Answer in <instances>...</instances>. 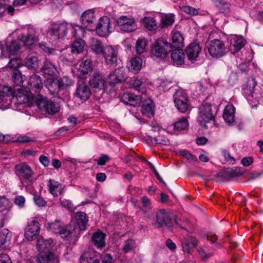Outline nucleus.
Segmentation results:
<instances>
[{
    "mask_svg": "<svg viewBox=\"0 0 263 263\" xmlns=\"http://www.w3.org/2000/svg\"><path fill=\"white\" fill-rule=\"evenodd\" d=\"M172 34V47L180 48L183 46L184 38L180 32L173 30Z\"/></svg>",
    "mask_w": 263,
    "mask_h": 263,
    "instance_id": "nucleus-37",
    "label": "nucleus"
},
{
    "mask_svg": "<svg viewBox=\"0 0 263 263\" xmlns=\"http://www.w3.org/2000/svg\"><path fill=\"white\" fill-rule=\"evenodd\" d=\"M70 24L65 22L50 23V26L47 31V35L53 40H58L64 37L68 30Z\"/></svg>",
    "mask_w": 263,
    "mask_h": 263,
    "instance_id": "nucleus-8",
    "label": "nucleus"
},
{
    "mask_svg": "<svg viewBox=\"0 0 263 263\" xmlns=\"http://www.w3.org/2000/svg\"><path fill=\"white\" fill-rule=\"evenodd\" d=\"M143 96L145 97V99H144V101L142 106V113L148 117H151L153 116L155 112L154 104L151 99H146L145 95Z\"/></svg>",
    "mask_w": 263,
    "mask_h": 263,
    "instance_id": "nucleus-31",
    "label": "nucleus"
},
{
    "mask_svg": "<svg viewBox=\"0 0 263 263\" xmlns=\"http://www.w3.org/2000/svg\"><path fill=\"white\" fill-rule=\"evenodd\" d=\"M126 78V75L123 68L116 69L110 73L108 76V82L111 85L121 83Z\"/></svg>",
    "mask_w": 263,
    "mask_h": 263,
    "instance_id": "nucleus-18",
    "label": "nucleus"
},
{
    "mask_svg": "<svg viewBox=\"0 0 263 263\" xmlns=\"http://www.w3.org/2000/svg\"><path fill=\"white\" fill-rule=\"evenodd\" d=\"M95 30L100 36L105 37L109 34L113 30L110 19L106 16L101 17L97 25H95Z\"/></svg>",
    "mask_w": 263,
    "mask_h": 263,
    "instance_id": "nucleus-11",
    "label": "nucleus"
},
{
    "mask_svg": "<svg viewBox=\"0 0 263 263\" xmlns=\"http://www.w3.org/2000/svg\"><path fill=\"white\" fill-rule=\"evenodd\" d=\"M85 43L82 40L76 39L71 45V52L79 54L83 51Z\"/></svg>",
    "mask_w": 263,
    "mask_h": 263,
    "instance_id": "nucleus-40",
    "label": "nucleus"
},
{
    "mask_svg": "<svg viewBox=\"0 0 263 263\" xmlns=\"http://www.w3.org/2000/svg\"><path fill=\"white\" fill-rule=\"evenodd\" d=\"M175 21V15L172 13L165 14L161 17V25L163 28L172 25Z\"/></svg>",
    "mask_w": 263,
    "mask_h": 263,
    "instance_id": "nucleus-43",
    "label": "nucleus"
},
{
    "mask_svg": "<svg viewBox=\"0 0 263 263\" xmlns=\"http://www.w3.org/2000/svg\"><path fill=\"white\" fill-rule=\"evenodd\" d=\"M29 87L27 89L35 92H39L43 87V84L41 77L37 74H33L29 78L28 81Z\"/></svg>",
    "mask_w": 263,
    "mask_h": 263,
    "instance_id": "nucleus-24",
    "label": "nucleus"
},
{
    "mask_svg": "<svg viewBox=\"0 0 263 263\" xmlns=\"http://www.w3.org/2000/svg\"><path fill=\"white\" fill-rule=\"evenodd\" d=\"M221 13L228 14L231 12V5L227 2H222L219 4H216Z\"/></svg>",
    "mask_w": 263,
    "mask_h": 263,
    "instance_id": "nucleus-56",
    "label": "nucleus"
},
{
    "mask_svg": "<svg viewBox=\"0 0 263 263\" xmlns=\"http://www.w3.org/2000/svg\"><path fill=\"white\" fill-rule=\"evenodd\" d=\"M186 99H188L187 97L186 93L184 92V91L181 89L179 88L176 90L175 93L173 96L174 102H179L182 100H184Z\"/></svg>",
    "mask_w": 263,
    "mask_h": 263,
    "instance_id": "nucleus-50",
    "label": "nucleus"
},
{
    "mask_svg": "<svg viewBox=\"0 0 263 263\" xmlns=\"http://www.w3.org/2000/svg\"><path fill=\"white\" fill-rule=\"evenodd\" d=\"M179 154L182 156L184 158L191 161H196L197 158L194 155L191 154L189 151L186 150H181L179 151Z\"/></svg>",
    "mask_w": 263,
    "mask_h": 263,
    "instance_id": "nucleus-58",
    "label": "nucleus"
},
{
    "mask_svg": "<svg viewBox=\"0 0 263 263\" xmlns=\"http://www.w3.org/2000/svg\"><path fill=\"white\" fill-rule=\"evenodd\" d=\"M174 128L176 130H184L189 126V122L185 118H182L173 124Z\"/></svg>",
    "mask_w": 263,
    "mask_h": 263,
    "instance_id": "nucleus-46",
    "label": "nucleus"
},
{
    "mask_svg": "<svg viewBox=\"0 0 263 263\" xmlns=\"http://www.w3.org/2000/svg\"><path fill=\"white\" fill-rule=\"evenodd\" d=\"M62 223L60 221H55L54 222L49 223L48 230L54 233H59V231L61 230Z\"/></svg>",
    "mask_w": 263,
    "mask_h": 263,
    "instance_id": "nucleus-53",
    "label": "nucleus"
},
{
    "mask_svg": "<svg viewBox=\"0 0 263 263\" xmlns=\"http://www.w3.org/2000/svg\"><path fill=\"white\" fill-rule=\"evenodd\" d=\"M75 217L76 222H71L74 223L76 226L77 231H85L88 222V218L86 214L84 212H79L76 213Z\"/></svg>",
    "mask_w": 263,
    "mask_h": 263,
    "instance_id": "nucleus-23",
    "label": "nucleus"
},
{
    "mask_svg": "<svg viewBox=\"0 0 263 263\" xmlns=\"http://www.w3.org/2000/svg\"><path fill=\"white\" fill-rule=\"evenodd\" d=\"M38 59L32 54H29L24 62L25 65L30 69H35L38 67Z\"/></svg>",
    "mask_w": 263,
    "mask_h": 263,
    "instance_id": "nucleus-39",
    "label": "nucleus"
},
{
    "mask_svg": "<svg viewBox=\"0 0 263 263\" xmlns=\"http://www.w3.org/2000/svg\"><path fill=\"white\" fill-rule=\"evenodd\" d=\"M156 222L153 223L157 228H170L174 223L178 224L173 213L165 209L159 210L156 214Z\"/></svg>",
    "mask_w": 263,
    "mask_h": 263,
    "instance_id": "nucleus-6",
    "label": "nucleus"
},
{
    "mask_svg": "<svg viewBox=\"0 0 263 263\" xmlns=\"http://www.w3.org/2000/svg\"><path fill=\"white\" fill-rule=\"evenodd\" d=\"M225 160L229 164H233L235 163V159L230 155V153L224 150L222 152Z\"/></svg>",
    "mask_w": 263,
    "mask_h": 263,
    "instance_id": "nucleus-64",
    "label": "nucleus"
},
{
    "mask_svg": "<svg viewBox=\"0 0 263 263\" xmlns=\"http://www.w3.org/2000/svg\"><path fill=\"white\" fill-rule=\"evenodd\" d=\"M15 173L22 183L31 185L34 181L33 171L26 162H22L15 166Z\"/></svg>",
    "mask_w": 263,
    "mask_h": 263,
    "instance_id": "nucleus-7",
    "label": "nucleus"
},
{
    "mask_svg": "<svg viewBox=\"0 0 263 263\" xmlns=\"http://www.w3.org/2000/svg\"><path fill=\"white\" fill-rule=\"evenodd\" d=\"M70 26L68 27V29L72 28L73 29L72 35L76 39L82 40L84 36L85 33V28L84 26H80L77 24H70Z\"/></svg>",
    "mask_w": 263,
    "mask_h": 263,
    "instance_id": "nucleus-38",
    "label": "nucleus"
},
{
    "mask_svg": "<svg viewBox=\"0 0 263 263\" xmlns=\"http://www.w3.org/2000/svg\"><path fill=\"white\" fill-rule=\"evenodd\" d=\"M135 247V242L133 239H128L124 242L123 251L127 253L132 251Z\"/></svg>",
    "mask_w": 263,
    "mask_h": 263,
    "instance_id": "nucleus-59",
    "label": "nucleus"
},
{
    "mask_svg": "<svg viewBox=\"0 0 263 263\" xmlns=\"http://www.w3.org/2000/svg\"><path fill=\"white\" fill-rule=\"evenodd\" d=\"M171 53V59L174 65L180 66L184 64L185 54L182 49L176 48L173 50Z\"/></svg>",
    "mask_w": 263,
    "mask_h": 263,
    "instance_id": "nucleus-32",
    "label": "nucleus"
},
{
    "mask_svg": "<svg viewBox=\"0 0 263 263\" xmlns=\"http://www.w3.org/2000/svg\"><path fill=\"white\" fill-rule=\"evenodd\" d=\"M145 27L150 30H154L156 28V21L153 18L145 19Z\"/></svg>",
    "mask_w": 263,
    "mask_h": 263,
    "instance_id": "nucleus-60",
    "label": "nucleus"
},
{
    "mask_svg": "<svg viewBox=\"0 0 263 263\" xmlns=\"http://www.w3.org/2000/svg\"><path fill=\"white\" fill-rule=\"evenodd\" d=\"M206 47L209 54L213 58H219L226 53V46L224 42L219 39L207 42Z\"/></svg>",
    "mask_w": 263,
    "mask_h": 263,
    "instance_id": "nucleus-9",
    "label": "nucleus"
},
{
    "mask_svg": "<svg viewBox=\"0 0 263 263\" xmlns=\"http://www.w3.org/2000/svg\"><path fill=\"white\" fill-rule=\"evenodd\" d=\"M174 104L175 106L179 111L181 112H185L187 110L189 107V99H186L182 100L180 101H179V102H176Z\"/></svg>",
    "mask_w": 263,
    "mask_h": 263,
    "instance_id": "nucleus-51",
    "label": "nucleus"
},
{
    "mask_svg": "<svg viewBox=\"0 0 263 263\" xmlns=\"http://www.w3.org/2000/svg\"><path fill=\"white\" fill-rule=\"evenodd\" d=\"M235 112V108L233 105H228L226 106L223 114V118L228 124L230 125H234Z\"/></svg>",
    "mask_w": 263,
    "mask_h": 263,
    "instance_id": "nucleus-29",
    "label": "nucleus"
},
{
    "mask_svg": "<svg viewBox=\"0 0 263 263\" xmlns=\"http://www.w3.org/2000/svg\"><path fill=\"white\" fill-rule=\"evenodd\" d=\"M143 99H145L143 95H137L129 92H124L122 96V100L124 104L133 106L140 105Z\"/></svg>",
    "mask_w": 263,
    "mask_h": 263,
    "instance_id": "nucleus-16",
    "label": "nucleus"
},
{
    "mask_svg": "<svg viewBox=\"0 0 263 263\" xmlns=\"http://www.w3.org/2000/svg\"><path fill=\"white\" fill-rule=\"evenodd\" d=\"M181 10L187 14L193 15H196L198 13V11L196 9L189 6H182L181 7Z\"/></svg>",
    "mask_w": 263,
    "mask_h": 263,
    "instance_id": "nucleus-62",
    "label": "nucleus"
},
{
    "mask_svg": "<svg viewBox=\"0 0 263 263\" xmlns=\"http://www.w3.org/2000/svg\"><path fill=\"white\" fill-rule=\"evenodd\" d=\"M201 51V48L196 42L191 43L185 50L187 58L191 61L195 60Z\"/></svg>",
    "mask_w": 263,
    "mask_h": 263,
    "instance_id": "nucleus-27",
    "label": "nucleus"
},
{
    "mask_svg": "<svg viewBox=\"0 0 263 263\" xmlns=\"http://www.w3.org/2000/svg\"><path fill=\"white\" fill-rule=\"evenodd\" d=\"M117 24L120 29L123 32H131L136 29L135 21L132 18L122 16L117 20Z\"/></svg>",
    "mask_w": 263,
    "mask_h": 263,
    "instance_id": "nucleus-14",
    "label": "nucleus"
},
{
    "mask_svg": "<svg viewBox=\"0 0 263 263\" xmlns=\"http://www.w3.org/2000/svg\"><path fill=\"white\" fill-rule=\"evenodd\" d=\"M25 198L23 196H17L14 199V203L19 208L22 209L25 206Z\"/></svg>",
    "mask_w": 263,
    "mask_h": 263,
    "instance_id": "nucleus-63",
    "label": "nucleus"
},
{
    "mask_svg": "<svg viewBox=\"0 0 263 263\" xmlns=\"http://www.w3.org/2000/svg\"><path fill=\"white\" fill-rule=\"evenodd\" d=\"M23 65V63L22 61L19 58H13L10 59L8 63L9 67L13 69L14 71L18 70L17 68Z\"/></svg>",
    "mask_w": 263,
    "mask_h": 263,
    "instance_id": "nucleus-55",
    "label": "nucleus"
},
{
    "mask_svg": "<svg viewBox=\"0 0 263 263\" xmlns=\"http://www.w3.org/2000/svg\"><path fill=\"white\" fill-rule=\"evenodd\" d=\"M77 234V228L74 223L72 222L70 223L62 228L59 231V234L61 237L67 240H71L73 237H75Z\"/></svg>",
    "mask_w": 263,
    "mask_h": 263,
    "instance_id": "nucleus-21",
    "label": "nucleus"
},
{
    "mask_svg": "<svg viewBox=\"0 0 263 263\" xmlns=\"http://www.w3.org/2000/svg\"><path fill=\"white\" fill-rule=\"evenodd\" d=\"M41 71L45 77L55 76L58 73L57 68L55 64L48 59H45L44 61Z\"/></svg>",
    "mask_w": 263,
    "mask_h": 263,
    "instance_id": "nucleus-25",
    "label": "nucleus"
},
{
    "mask_svg": "<svg viewBox=\"0 0 263 263\" xmlns=\"http://www.w3.org/2000/svg\"><path fill=\"white\" fill-rule=\"evenodd\" d=\"M33 201L36 205L39 207H44L46 205V202L40 196L34 195L33 196Z\"/></svg>",
    "mask_w": 263,
    "mask_h": 263,
    "instance_id": "nucleus-61",
    "label": "nucleus"
},
{
    "mask_svg": "<svg viewBox=\"0 0 263 263\" xmlns=\"http://www.w3.org/2000/svg\"><path fill=\"white\" fill-rule=\"evenodd\" d=\"M172 50L171 44L163 38L154 41L151 47V56L153 59H164Z\"/></svg>",
    "mask_w": 263,
    "mask_h": 263,
    "instance_id": "nucleus-4",
    "label": "nucleus"
},
{
    "mask_svg": "<svg viewBox=\"0 0 263 263\" xmlns=\"http://www.w3.org/2000/svg\"><path fill=\"white\" fill-rule=\"evenodd\" d=\"M152 143L154 144H162L163 145H167L169 143V141L166 138H162L161 136H158V137L153 138L148 136Z\"/></svg>",
    "mask_w": 263,
    "mask_h": 263,
    "instance_id": "nucleus-57",
    "label": "nucleus"
},
{
    "mask_svg": "<svg viewBox=\"0 0 263 263\" xmlns=\"http://www.w3.org/2000/svg\"><path fill=\"white\" fill-rule=\"evenodd\" d=\"M211 88V85L205 82H198L196 84V90L198 91V94H206Z\"/></svg>",
    "mask_w": 263,
    "mask_h": 263,
    "instance_id": "nucleus-44",
    "label": "nucleus"
},
{
    "mask_svg": "<svg viewBox=\"0 0 263 263\" xmlns=\"http://www.w3.org/2000/svg\"><path fill=\"white\" fill-rule=\"evenodd\" d=\"M82 23L84 27L89 31L95 30L97 17L93 10L85 11L81 16Z\"/></svg>",
    "mask_w": 263,
    "mask_h": 263,
    "instance_id": "nucleus-13",
    "label": "nucleus"
},
{
    "mask_svg": "<svg viewBox=\"0 0 263 263\" xmlns=\"http://www.w3.org/2000/svg\"><path fill=\"white\" fill-rule=\"evenodd\" d=\"M40 230L39 222L33 220L27 227L25 232V236L27 239L32 240L39 234Z\"/></svg>",
    "mask_w": 263,
    "mask_h": 263,
    "instance_id": "nucleus-17",
    "label": "nucleus"
},
{
    "mask_svg": "<svg viewBox=\"0 0 263 263\" xmlns=\"http://www.w3.org/2000/svg\"><path fill=\"white\" fill-rule=\"evenodd\" d=\"M90 48L92 51L97 54H103L104 52V48L102 42L97 39H93L92 40Z\"/></svg>",
    "mask_w": 263,
    "mask_h": 263,
    "instance_id": "nucleus-45",
    "label": "nucleus"
},
{
    "mask_svg": "<svg viewBox=\"0 0 263 263\" xmlns=\"http://www.w3.org/2000/svg\"><path fill=\"white\" fill-rule=\"evenodd\" d=\"M105 79L103 76L99 73H96L92 75L89 79V84L93 88L102 89L105 85Z\"/></svg>",
    "mask_w": 263,
    "mask_h": 263,
    "instance_id": "nucleus-28",
    "label": "nucleus"
},
{
    "mask_svg": "<svg viewBox=\"0 0 263 263\" xmlns=\"http://www.w3.org/2000/svg\"><path fill=\"white\" fill-rule=\"evenodd\" d=\"M142 65V59L139 57L133 58L130 60V70L134 73H138Z\"/></svg>",
    "mask_w": 263,
    "mask_h": 263,
    "instance_id": "nucleus-42",
    "label": "nucleus"
},
{
    "mask_svg": "<svg viewBox=\"0 0 263 263\" xmlns=\"http://www.w3.org/2000/svg\"><path fill=\"white\" fill-rule=\"evenodd\" d=\"M54 259V256L51 251L40 252L36 256L38 263H52Z\"/></svg>",
    "mask_w": 263,
    "mask_h": 263,
    "instance_id": "nucleus-35",
    "label": "nucleus"
},
{
    "mask_svg": "<svg viewBox=\"0 0 263 263\" xmlns=\"http://www.w3.org/2000/svg\"><path fill=\"white\" fill-rule=\"evenodd\" d=\"M253 59V55L250 52H246L245 55H242V57L240 58V60H241L242 64L240 65V67H241V69L245 71L246 70V67L243 68V66L246 67V63H248L250 62Z\"/></svg>",
    "mask_w": 263,
    "mask_h": 263,
    "instance_id": "nucleus-54",
    "label": "nucleus"
},
{
    "mask_svg": "<svg viewBox=\"0 0 263 263\" xmlns=\"http://www.w3.org/2000/svg\"><path fill=\"white\" fill-rule=\"evenodd\" d=\"M242 90L243 95L252 107H256L258 104L263 103V89L257 86L254 78L249 79Z\"/></svg>",
    "mask_w": 263,
    "mask_h": 263,
    "instance_id": "nucleus-3",
    "label": "nucleus"
},
{
    "mask_svg": "<svg viewBox=\"0 0 263 263\" xmlns=\"http://www.w3.org/2000/svg\"><path fill=\"white\" fill-rule=\"evenodd\" d=\"M32 93L29 89L21 87L13 89L7 85H0V104L5 101V98L12 96L15 103L17 104H24L28 101L31 97Z\"/></svg>",
    "mask_w": 263,
    "mask_h": 263,
    "instance_id": "nucleus-2",
    "label": "nucleus"
},
{
    "mask_svg": "<svg viewBox=\"0 0 263 263\" xmlns=\"http://www.w3.org/2000/svg\"><path fill=\"white\" fill-rule=\"evenodd\" d=\"M35 101L40 109L49 114H54L59 110V104L48 99L46 97L37 95Z\"/></svg>",
    "mask_w": 263,
    "mask_h": 263,
    "instance_id": "nucleus-10",
    "label": "nucleus"
},
{
    "mask_svg": "<svg viewBox=\"0 0 263 263\" xmlns=\"http://www.w3.org/2000/svg\"><path fill=\"white\" fill-rule=\"evenodd\" d=\"M218 111L216 105L205 102L199 107L198 122L204 127H206V123L215 119Z\"/></svg>",
    "mask_w": 263,
    "mask_h": 263,
    "instance_id": "nucleus-5",
    "label": "nucleus"
},
{
    "mask_svg": "<svg viewBox=\"0 0 263 263\" xmlns=\"http://www.w3.org/2000/svg\"><path fill=\"white\" fill-rule=\"evenodd\" d=\"M12 81L16 86L23 87L22 84L23 83V77L19 70L14 71L12 75Z\"/></svg>",
    "mask_w": 263,
    "mask_h": 263,
    "instance_id": "nucleus-49",
    "label": "nucleus"
},
{
    "mask_svg": "<svg viewBox=\"0 0 263 263\" xmlns=\"http://www.w3.org/2000/svg\"><path fill=\"white\" fill-rule=\"evenodd\" d=\"M91 94L89 87L85 83L78 84L76 92V96L81 101L88 100Z\"/></svg>",
    "mask_w": 263,
    "mask_h": 263,
    "instance_id": "nucleus-20",
    "label": "nucleus"
},
{
    "mask_svg": "<svg viewBox=\"0 0 263 263\" xmlns=\"http://www.w3.org/2000/svg\"><path fill=\"white\" fill-rule=\"evenodd\" d=\"M55 245L54 241L51 238L45 239L43 237L38 238L36 243V249L38 251H51Z\"/></svg>",
    "mask_w": 263,
    "mask_h": 263,
    "instance_id": "nucleus-22",
    "label": "nucleus"
},
{
    "mask_svg": "<svg viewBox=\"0 0 263 263\" xmlns=\"http://www.w3.org/2000/svg\"><path fill=\"white\" fill-rule=\"evenodd\" d=\"M18 40H13L9 42L7 41L3 44L0 43V50L2 55L6 56L16 55L20 51L21 42L26 46L33 45L38 40L36 31L33 27L17 29L16 30Z\"/></svg>",
    "mask_w": 263,
    "mask_h": 263,
    "instance_id": "nucleus-1",
    "label": "nucleus"
},
{
    "mask_svg": "<svg viewBox=\"0 0 263 263\" xmlns=\"http://www.w3.org/2000/svg\"><path fill=\"white\" fill-rule=\"evenodd\" d=\"M106 64L109 67H115L117 65L119 58L117 50L111 46H106L104 48L103 53Z\"/></svg>",
    "mask_w": 263,
    "mask_h": 263,
    "instance_id": "nucleus-12",
    "label": "nucleus"
},
{
    "mask_svg": "<svg viewBox=\"0 0 263 263\" xmlns=\"http://www.w3.org/2000/svg\"><path fill=\"white\" fill-rule=\"evenodd\" d=\"M197 251L202 258L204 260L209 258L213 254V252L212 251H209L206 247H199L197 249Z\"/></svg>",
    "mask_w": 263,
    "mask_h": 263,
    "instance_id": "nucleus-52",
    "label": "nucleus"
},
{
    "mask_svg": "<svg viewBox=\"0 0 263 263\" xmlns=\"http://www.w3.org/2000/svg\"><path fill=\"white\" fill-rule=\"evenodd\" d=\"M12 235L7 229H4L0 232V248L7 249L11 244Z\"/></svg>",
    "mask_w": 263,
    "mask_h": 263,
    "instance_id": "nucleus-30",
    "label": "nucleus"
},
{
    "mask_svg": "<svg viewBox=\"0 0 263 263\" xmlns=\"http://www.w3.org/2000/svg\"><path fill=\"white\" fill-rule=\"evenodd\" d=\"M105 233L98 231L93 234L91 238L92 242L98 249H102L105 246Z\"/></svg>",
    "mask_w": 263,
    "mask_h": 263,
    "instance_id": "nucleus-34",
    "label": "nucleus"
},
{
    "mask_svg": "<svg viewBox=\"0 0 263 263\" xmlns=\"http://www.w3.org/2000/svg\"><path fill=\"white\" fill-rule=\"evenodd\" d=\"M49 193L53 196H58L61 194L63 186L61 183L53 179H49L48 182Z\"/></svg>",
    "mask_w": 263,
    "mask_h": 263,
    "instance_id": "nucleus-36",
    "label": "nucleus"
},
{
    "mask_svg": "<svg viewBox=\"0 0 263 263\" xmlns=\"http://www.w3.org/2000/svg\"><path fill=\"white\" fill-rule=\"evenodd\" d=\"M92 62L90 59H83L78 69V74L81 79L85 78L86 75L92 70Z\"/></svg>",
    "mask_w": 263,
    "mask_h": 263,
    "instance_id": "nucleus-19",
    "label": "nucleus"
},
{
    "mask_svg": "<svg viewBox=\"0 0 263 263\" xmlns=\"http://www.w3.org/2000/svg\"><path fill=\"white\" fill-rule=\"evenodd\" d=\"M147 43L145 38L139 39L137 41L136 49L138 54H140L145 51Z\"/></svg>",
    "mask_w": 263,
    "mask_h": 263,
    "instance_id": "nucleus-48",
    "label": "nucleus"
},
{
    "mask_svg": "<svg viewBox=\"0 0 263 263\" xmlns=\"http://www.w3.org/2000/svg\"><path fill=\"white\" fill-rule=\"evenodd\" d=\"M130 85L132 87L134 88L136 90L141 91L143 93L145 91V84L141 79L138 78H135L130 80Z\"/></svg>",
    "mask_w": 263,
    "mask_h": 263,
    "instance_id": "nucleus-41",
    "label": "nucleus"
},
{
    "mask_svg": "<svg viewBox=\"0 0 263 263\" xmlns=\"http://www.w3.org/2000/svg\"><path fill=\"white\" fill-rule=\"evenodd\" d=\"M230 40L233 47L232 52L234 54L240 50L246 43V40L242 36L233 35L231 37Z\"/></svg>",
    "mask_w": 263,
    "mask_h": 263,
    "instance_id": "nucleus-26",
    "label": "nucleus"
},
{
    "mask_svg": "<svg viewBox=\"0 0 263 263\" xmlns=\"http://www.w3.org/2000/svg\"><path fill=\"white\" fill-rule=\"evenodd\" d=\"M197 245V240L195 237L189 236L183 239L182 242V250L187 254Z\"/></svg>",
    "mask_w": 263,
    "mask_h": 263,
    "instance_id": "nucleus-33",
    "label": "nucleus"
},
{
    "mask_svg": "<svg viewBox=\"0 0 263 263\" xmlns=\"http://www.w3.org/2000/svg\"><path fill=\"white\" fill-rule=\"evenodd\" d=\"M45 87L48 89L51 95L62 98L63 92L61 89L58 79H49L45 82Z\"/></svg>",
    "mask_w": 263,
    "mask_h": 263,
    "instance_id": "nucleus-15",
    "label": "nucleus"
},
{
    "mask_svg": "<svg viewBox=\"0 0 263 263\" xmlns=\"http://www.w3.org/2000/svg\"><path fill=\"white\" fill-rule=\"evenodd\" d=\"M59 82L60 84L61 89L63 92V94L66 92L67 88L73 84L72 80L66 76L59 80Z\"/></svg>",
    "mask_w": 263,
    "mask_h": 263,
    "instance_id": "nucleus-47",
    "label": "nucleus"
}]
</instances>
